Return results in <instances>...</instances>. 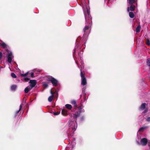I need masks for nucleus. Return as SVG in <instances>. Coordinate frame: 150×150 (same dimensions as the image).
<instances>
[{"label":"nucleus","mask_w":150,"mask_h":150,"mask_svg":"<svg viewBox=\"0 0 150 150\" xmlns=\"http://www.w3.org/2000/svg\"><path fill=\"white\" fill-rule=\"evenodd\" d=\"M135 0H129V3L131 5H133L132 4L135 3Z\"/></svg>","instance_id":"22"},{"label":"nucleus","mask_w":150,"mask_h":150,"mask_svg":"<svg viewBox=\"0 0 150 150\" xmlns=\"http://www.w3.org/2000/svg\"><path fill=\"white\" fill-rule=\"evenodd\" d=\"M146 120L147 122H150V117H147L146 119Z\"/></svg>","instance_id":"31"},{"label":"nucleus","mask_w":150,"mask_h":150,"mask_svg":"<svg viewBox=\"0 0 150 150\" xmlns=\"http://www.w3.org/2000/svg\"><path fill=\"white\" fill-rule=\"evenodd\" d=\"M146 63L147 65L150 67V58H148L147 59Z\"/></svg>","instance_id":"23"},{"label":"nucleus","mask_w":150,"mask_h":150,"mask_svg":"<svg viewBox=\"0 0 150 150\" xmlns=\"http://www.w3.org/2000/svg\"><path fill=\"white\" fill-rule=\"evenodd\" d=\"M146 44L148 45H150V42L149 40V39H147L146 40Z\"/></svg>","instance_id":"26"},{"label":"nucleus","mask_w":150,"mask_h":150,"mask_svg":"<svg viewBox=\"0 0 150 150\" xmlns=\"http://www.w3.org/2000/svg\"><path fill=\"white\" fill-rule=\"evenodd\" d=\"M31 77H34V73H33V72H31Z\"/></svg>","instance_id":"32"},{"label":"nucleus","mask_w":150,"mask_h":150,"mask_svg":"<svg viewBox=\"0 0 150 150\" xmlns=\"http://www.w3.org/2000/svg\"><path fill=\"white\" fill-rule=\"evenodd\" d=\"M49 81L51 82L52 84L55 86H57L58 85V81L57 79L51 76L48 79Z\"/></svg>","instance_id":"6"},{"label":"nucleus","mask_w":150,"mask_h":150,"mask_svg":"<svg viewBox=\"0 0 150 150\" xmlns=\"http://www.w3.org/2000/svg\"><path fill=\"white\" fill-rule=\"evenodd\" d=\"M147 142V140L146 138H143L141 139L140 142H139L138 141H137V143L138 145H142L143 146L146 145Z\"/></svg>","instance_id":"5"},{"label":"nucleus","mask_w":150,"mask_h":150,"mask_svg":"<svg viewBox=\"0 0 150 150\" xmlns=\"http://www.w3.org/2000/svg\"><path fill=\"white\" fill-rule=\"evenodd\" d=\"M21 108H22V104H21L20 105V106L19 110H18L16 111V114L15 115V117H16V116L17 114H18V113L19 112V111L21 110Z\"/></svg>","instance_id":"17"},{"label":"nucleus","mask_w":150,"mask_h":150,"mask_svg":"<svg viewBox=\"0 0 150 150\" xmlns=\"http://www.w3.org/2000/svg\"><path fill=\"white\" fill-rule=\"evenodd\" d=\"M28 72H27L24 74H22L21 75V77H25L28 74Z\"/></svg>","instance_id":"25"},{"label":"nucleus","mask_w":150,"mask_h":150,"mask_svg":"<svg viewBox=\"0 0 150 150\" xmlns=\"http://www.w3.org/2000/svg\"><path fill=\"white\" fill-rule=\"evenodd\" d=\"M81 2V6L82 7L83 13L85 16L86 22L87 23L83 29L84 33L83 37L81 38L80 37L78 38L77 41V44L76 46L75 49L73 53H74L77 51L79 52L81 47L80 43L84 42L85 43L87 39L88 35L89 34L90 29L91 23L92 22L91 17L90 15V8L88 5L85 2V0H80Z\"/></svg>","instance_id":"1"},{"label":"nucleus","mask_w":150,"mask_h":150,"mask_svg":"<svg viewBox=\"0 0 150 150\" xmlns=\"http://www.w3.org/2000/svg\"><path fill=\"white\" fill-rule=\"evenodd\" d=\"M38 72H40V71L39 70H38Z\"/></svg>","instance_id":"39"},{"label":"nucleus","mask_w":150,"mask_h":150,"mask_svg":"<svg viewBox=\"0 0 150 150\" xmlns=\"http://www.w3.org/2000/svg\"><path fill=\"white\" fill-rule=\"evenodd\" d=\"M60 113V112H54L53 113V114L55 115H59Z\"/></svg>","instance_id":"27"},{"label":"nucleus","mask_w":150,"mask_h":150,"mask_svg":"<svg viewBox=\"0 0 150 150\" xmlns=\"http://www.w3.org/2000/svg\"><path fill=\"white\" fill-rule=\"evenodd\" d=\"M6 52L7 53L6 56L7 59V62L9 63H11L14 58L12 52L7 49L6 50Z\"/></svg>","instance_id":"4"},{"label":"nucleus","mask_w":150,"mask_h":150,"mask_svg":"<svg viewBox=\"0 0 150 150\" xmlns=\"http://www.w3.org/2000/svg\"><path fill=\"white\" fill-rule=\"evenodd\" d=\"M36 70V69H34L33 70V71H35Z\"/></svg>","instance_id":"36"},{"label":"nucleus","mask_w":150,"mask_h":150,"mask_svg":"<svg viewBox=\"0 0 150 150\" xmlns=\"http://www.w3.org/2000/svg\"><path fill=\"white\" fill-rule=\"evenodd\" d=\"M84 99L85 100H86V98H84Z\"/></svg>","instance_id":"40"},{"label":"nucleus","mask_w":150,"mask_h":150,"mask_svg":"<svg viewBox=\"0 0 150 150\" xmlns=\"http://www.w3.org/2000/svg\"><path fill=\"white\" fill-rule=\"evenodd\" d=\"M61 113L64 115H66L67 114V111L65 109H63L62 110Z\"/></svg>","instance_id":"13"},{"label":"nucleus","mask_w":150,"mask_h":150,"mask_svg":"<svg viewBox=\"0 0 150 150\" xmlns=\"http://www.w3.org/2000/svg\"><path fill=\"white\" fill-rule=\"evenodd\" d=\"M148 126H144L142 127H140L139 130V132H142L144 130L148 128Z\"/></svg>","instance_id":"12"},{"label":"nucleus","mask_w":150,"mask_h":150,"mask_svg":"<svg viewBox=\"0 0 150 150\" xmlns=\"http://www.w3.org/2000/svg\"><path fill=\"white\" fill-rule=\"evenodd\" d=\"M43 86L46 88H47L48 86V84L46 83H44L43 84Z\"/></svg>","instance_id":"29"},{"label":"nucleus","mask_w":150,"mask_h":150,"mask_svg":"<svg viewBox=\"0 0 150 150\" xmlns=\"http://www.w3.org/2000/svg\"><path fill=\"white\" fill-rule=\"evenodd\" d=\"M85 119V117L83 116H82L80 119V121H82L84 120Z\"/></svg>","instance_id":"28"},{"label":"nucleus","mask_w":150,"mask_h":150,"mask_svg":"<svg viewBox=\"0 0 150 150\" xmlns=\"http://www.w3.org/2000/svg\"><path fill=\"white\" fill-rule=\"evenodd\" d=\"M84 112V110L82 106L79 107L78 108V111L75 113L73 117V121L69 120V128L67 131V133L69 135L73 136L76 131L77 126V123L76 122V118L78 117L81 112Z\"/></svg>","instance_id":"2"},{"label":"nucleus","mask_w":150,"mask_h":150,"mask_svg":"<svg viewBox=\"0 0 150 150\" xmlns=\"http://www.w3.org/2000/svg\"><path fill=\"white\" fill-rule=\"evenodd\" d=\"M37 82L35 80H31L30 81L29 83L30 84V86L31 88L34 87L37 83Z\"/></svg>","instance_id":"8"},{"label":"nucleus","mask_w":150,"mask_h":150,"mask_svg":"<svg viewBox=\"0 0 150 150\" xmlns=\"http://www.w3.org/2000/svg\"><path fill=\"white\" fill-rule=\"evenodd\" d=\"M141 28L140 25H138L136 28V31L137 33H139L140 32Z\"/></svg>","instance_id":"20"},{"label":"nucleus","mask_w":150,"mask_h":150,"mask_svg":"<svg viewBox=\"0 0 150 150\" xmlns=\"http://www.w3.org/2000/svg\"><path fill=\"white\" fill-rule=\"evenodd\" d=\"M74 146V145H73L72 144H69L66 147L65 150H73Z\"/></svg>","instance_id":"10"},{"label":"nucleus","mask_w":150,"mask_h":150,"mask_svg":"<svg viewBox=\"0 0 150 150\" xmlns=\"http://www.w3.org/2000/svg\"><path fill=\"white\" fill-rule=\"evenodd\" d=\"M146 104L145 103H142L139 108V110L140 111H142L144 110V111L143 112L144 113H146L147 112L148 110V109L146 108Z\"/></svg>","instance_id":"7"},{"label":"nucleus","mask_w":150,"mask_h":150,"mask_svg":"<svg viewBox=\"0 0 150 150\" xmlns=\"http://www.w3.org/2000/svg\"><path fill=\"white\" fill-rule=\"evenodd\" d=\"M2 57V53L1 52H0V60H1Z\"/></svg>","instance_id":"33"},{"label":"nucleus","mask_w":150,"mask_h":150,"mask_svg":"<svg viewBox=\"0 0 150 150\" xmlns=\"http://www.w3.org/2000/svg\"><path fill=\"white\" fill-rule=\"evenodd\" d=\"M24 79L25 81L26 82L28 81L29 80V79L27 77H25Z\"/></svg>","instance_id":"30"},{"label":"nucleus","mask_w":150,"mask_h":150,"mask_svg":"<svg viewBox=\"0 0 150 150\" xmlns=\"http://www.w3.org/2000/svg\"><path fill=\"white\" fill-rule=\"evenodd\" d=\"M129 15L130 18H133L134 17V15L132 12H129Z\"/></svg>","instance_id":"18"},{"label":"nucleus","mask_w":150,"mask_h":150,"mask_svg":"<svg viewBox=\"0 0 150 150\" xmlns=\"http://www.w3.org/2000/svg\"><path fill=\"white\" fill-rule=\"evenodd\" d=\"M32 88L29 86L27 87L25 89L24 91L25 93H27Z\"/></svg>","instance_id":"14"},{"label":"nucleus","mask_w":150,"mask_h":150,"mask_svg":"<svg viewBox=\"0 0 150 150\" xmlns=\"http://www.w3.org/2000/svg\"><path fill=\"white\" fill-rule=\"evenodd\" d=\"M50 93H51V95H52L51 96H53V95H54V93H53V92H52L51 91H50Z\"/></svg>","instance_id":"34"},{"label":"nucleus","mask_w":150,"mask_h":150,"mask_svg":"<svg viewBox=\"0 0 150 150\" xmlns=\"http://www.w3.org/2000/svg\"><path fill=\"white\" fill-rule=\"evenodd\" d=\"M80 59H81V61H82V59L80 57Z\"/></svg>","instance_id":"37"},{"label":"nucleus","mask_w":150,"mask_h":150,"mask_svg":"<svg viewBox=\"0 0 150 150\" xmlns=\"http://www.w3.org/2000/svg\"><path fill=\"white\" fill-rule=\"evenodd\" d=\"M76 63L78 65V67L80 69L81 71V85L83 86H84L86 84L87 81L86 78L85 77L83 73L82 72V66H79L76 61H75Z\"/></svg>","instance_id":"3"},{"label":"nucleus","mask_w":150,"mask_h":150,"mask_svg":"<svg viewBox=\"0 0 150 150\" xmlns=\"http://www.w3.org/2000/svg\"><path fill=\"white\" fill-rule=\"evenodd\" d=\"M11 76L13 78H16V75L13 73H12L11 74Z\"/></svg>","instance_id":"24"},{"label":"nucleus","mask_w":150,"mask_h":150,"mask_svg":"<svg viewBox=\"0 0 150 150\" xmlns=\"http://www.w3.org/2000/svg\"><path fill=\"white\" fill-rule=\"evenodd\" d=\"M0 46L6 48L7 46V45L0 40Z\"/></svg>","instance_id":"9"},{"label":"nucleus","mask_w":150,"mask_h":150,"mask_svg":"<svg viewBox=\"0 0 150 150\" xmlns=\"http://www.w3.org/2000/svg\"><path fill=\"white\" fill-rule=\"evenodd\" d=\"M73 56H74V57H76L75 54H73Z\"/></svg>","instance_id":"38"},{"label":"nucleus","mask_w":150,"mask_h":150,"mask_svg":"<svg viewBox=\"0 0 150 150\" xmlns=\"http://www.w3.org/2000/svg\"><path fill=\"white\" fill-rule=\"evenodd\" d=\"M17 87V86L15 85H13L11 87V89L12 91L15 90Z\"/></svg>","instance_id":"19"},{"label":"nucleus","mask_w":150,"mask_h":150,"mask_svg":"<svg viewBox=\"0 0 150 150\" xmlns=\"http://www.w3.org/2000/svg\"><path fill=\"white\" fill-rule=\"evenodd\" d=\"M65 107L67 108L69 110L71 109L72 108V106L71 105L69 104H67L65 105Z\"/></svg>","instance_id":"16"},{"label":"nucleus","mask_w":150,"mask_h":150,"mask_svg":"<svg viewBox=\"0 0 150 150\" xmlns=\"http://www.w3.org/2000/svg\"><path fill=\"white\" fill-rule=\"evenodd\" d=\"M135 6L134 5H131L130 6V8L129 7L127 8V11L128 12H129V10L131 11H134L135 9Z\"/></svg>","instance_id":"11"},{"label":"nucleus","mask_w":150,"mask_h":150,"mask_svg":"<svg viewBox=\"0 0 150 150\" xmlns=\"http://www.w3.org/2000/svg\"><path fill=\"white\" fill-rule=\"evenodd\" d=\"M53 98V96H50L48 98V101L49 102H51L52 101Z\"/></svg>","instance_id":"21"},{"label":"nucleus","mask_w":150,"mask_h":150,"mask_svg":"<svg viewBox=\"0 0 150 150\" xmlns=\"http://www.w3.org/2000/svg\"><path fill=\"white\" fill-rule=\"evenodd\" d=\"M85 88L84 87L82 89L83 91L84 90H85Z\"/></svg>","instance_id":"35"},{"label":"nucleus","mask_w":150,"mask_h":150,"mask_svg":"<svg viewBox=\"0 0 150 150\" xmlns=\"http://www.w3.org/2000/svg\"><path fill=\"white\" fill-rule=\"evenodd\" d=\"M71 103L73 105H74L75 107H77L76 102V100H73L71 101Z\"/></svg>","instance_id":"15"}]
</instances>
